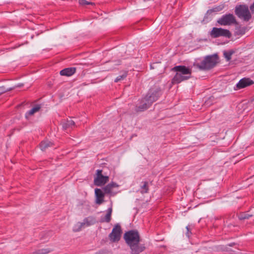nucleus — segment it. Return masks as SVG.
<instances>
[{"label": "nucleus", "mask_w": 254, "mask_h": 254, "mask_svg": "<svg viewBox=\"0 0 254 254\" xmlns=\"http://www.w3.org/2000/svg\"><path fill=\"white\" fill-rule=\"evenodd\" d=\"M209 34L213 38L220 37L230 38L232 36V34L229 30L217 27H213Z\"/></svg>", "instance_id": "6"}, {"label": "nucleus", "mask_w": 254, "mask_h": 254, "mask_svg": "<svg viewBox=\"0 0 254 254\" xmlns=\"http://www.w3.org/2000/svg\"><path fill=\"white\" fill-rule=\"evenodd\" d=\"M13 89H14V87H11L5 89L4 86L0 87V95L7 91H11Z\"/></svg>", "instance_id": "27"}, {"label": "nucleus", "mask_w": 254, "mask_h": 254, "mask_svg": "<svg viewBox=\"0 0 254 254\" xmlns=\"http://www.w3.org/2000/svg\"><path fill=\"white\" fill-rule=\"evenodd\" d=\"M95 194L96 197V203L98 204H101L104 202V197L105 192L100 189H95Z\"/></svg>", "instance_id": "13"}, {"label": "nucleus", "mask_w": 254, "mask_h": 254, "mask_svg": "<svg viewBox=\"0 0 254 254\" xmlns=\"http://www.w3.org/2000/svg\"><path fill=\"white\" fill-rule=\"evenodd\" d=\"M53 143L48 140H44L42 141L40 144V147L42 151H45L49 147H52Z\"/></svg>", "instance_id": "17"}, {"label": "nucleus", "mask_w": 254, "mask_h": 254, "mask_svg": "<svg viewBox=\"0 0 254 254\" xmlns=\"http://www.w3.org/2000/svg\"><path fill=\"white\" fill-rule=\"evenodd\" d=\"M220 9L218 7H215L207 10V13L210 14L213 12L219 11Z\"/></svg>", "instance_id": "28"}, {"label": "nucleus", "mask_w": 254, "mask_h": 254, "mask_svg": "<svg viewBox=\"0 0 254 254\" xmlns=\"http://www.w3.org/2000/svg\"><path fill=\"white\" fill-rule=\"evenodd\" d=\"M41 106L40 105H36L35 107L32 108L31 110H30L28 112L26 113V116L27 117V115H33L34 113L38 112Z\"/></svg>", "instance_id": "20"}, {"label": "nucleus", "mask_w": 254, "mask_h": 254, "mask_svg": "<svg viewBox=\"0 0 254 254\" xmlns=\"http://www.w3.org/2000/svg\"><path fill=\"white\" fill-rule=\"evenodd\" d=\"M127 76V72H124L122 75L118 76L115 80V82H118V81L122 80L125 78Z\"/></svg>", "instance_id": "26"}, {"label": "nucleus", "mask_w": 254, "mask_h": 254, "mask_svg": "<svg viewBox=\"0 0 254 254\" xmlns=\"http://www.w3.org/2000/svg\"><path fill=\"white\" fill-rule=\"evenodd\" d=\"M240 31H240V33L241 34H244L245 33V28H243V29H242V30H241Z\"/></svg>", "instance_id": "32"}, {"label": "nucleus", "mask_w": 254, "mask_h": 254, "mask_svg": "<svg viewBox=\"0 0 254 254\" xmlns=\"http://www.w3.org/2000/svg\"><path fill=\"white\" fill-rule=\"evenodd\" d=\"M119 186L117 183L112 182L105 186L103 190L105 194H109L111 196H114L116 193L112 192V189L114 188H118Z\"/></svg>", "instance_id": "11"}, {"label": "nucleus", "mask_w": 254, "mask_h": 254, "mask_svg": "<svg viewBox=\"0 0 254 254\" xmlns=\"http://www.w3.org/2000/svg\"><path fill=\"white\" fill-rule=\"evenodd\" d=\"M219 57L217 54L206 56L200 63L194 64V66L202 70H207L213 68L218 63Z\"/></svg>", "instance_id": "2"}, {"label": "nucleus", "mask_w": 254, "mask_h": 254, "mask_svg": "<svg viewBox=\"0 0 254 254\" xmlns=\"http://www.w3.org/2000/svg\"><path fill=\"white\" fill-rule=\"evenodd\" d=\"M235 13L239 18L245 21H249L252 18L249 7L246 4L237 5L235 8Z\"/></svg>", "instance_id": "3"}, {"label": "nucleus", "mask_w": 254, "mask_h": 254, "mask_svg": "<svg viewBox=\"0 0 254 254\" xmlns=\"http://www.w3.org/2000/svg\"><path fill=\"white\" fill-rule=\"evenodd\" d=\"M124 238L128 246L135 243H139L140 242L139 233L135 230H130L126 232Z\"/></svg>", "instance_id": "4"}, {"label": "nucleus", "mask_w": 254, "mask_h": 254, "mask_svg": "<svg viewBox=\"0 0 254 254\" xmlns=\"http://www.w3.org/2000/svg\"><path fill=\"white\" fill-rule=\"evenodd\" d=\"M155 64H155V63L153 64H151V65H150V67H151V68H154V65H155Z\"/></svg>", "instance_id": "33"}, {"label": "nucleus", "mask_w": 254, "mask_h": 254, "mask_svg": "<svg viewBox=\"0 0 254 254\" xmlns=\"http://www.w3.org/2000/svg\"><path fill=\"white\" fill-rule=\"evenodd\" d=\"M85 226V223L77 222L74 225L73 227V231L74 232L80 231L81 229Z\"/></svg>", "instance_id": "21"}, {"label": "nucleus", "mask_w": 254, "mask_h": 254, "mask_svg": "<svg viewBox=\"0 0 254 254\" xmlns=\"http://www.w3.org/2000/svg\"><path fill=\"white\" fill-rule=\"evenodd\" d=\"M140 192L142 194L148 192L149 187L148 182L147 181L142 182L140 186Z\"/></svg>", "instance_id": "16"}, {"label": "nucleus", "mask_w": 254, "mask_h": 254, "mask_svg": "<svg viewBox=\"0 0 254 254\" xmlns=\"http://www.w3.org/2000/svg\"><path fill=\"white\" fill-rule=\"evenodd\" d=\"M186 229L187 230L186 235L188 238H189L190 237V234H191V232H190L189 226H187Z\"/></svg>", "instance_id": "30"}, {"label": "nucleus", "mask_w": 254, "mask_h": 254, "mask_svg": "<svg viewBox=\"0 0 254 254\" xmlns=\"http://www.w3.org/2000/svg\"><path fill=\"white\" fill-rule=\"evenodd\" d=\"M129 247L131 250V254H139L145 249L143 245H139V243L133 244Z\"/></svg>", "instance_id": "12"}, {"label": "nucleus", "mask_w": 254, "mask_h": 254, "mask_svg": "<svg viewBox=\"0 0 254 254\" xmlns=\"http://www.w3.org/2000/svg\"><path fill=\"white\" fill-rule=\"evenodd\" d=\"M151 103L145 98H143L140 101L139 104L135 107L136 112H141L147 110L150 106Z\"/></svg>", "instance_id": "10"}, {"label": "nucleus", "mask_w": 254, "mask_h": 254, "mask_svg": "<svg viewBox=\"0 0 254 254\" xmlns=\"http://www.w3.org/2000/svg\"><path fill=\"white\" fill-rule=\"evenodd\" d=\"M75 71V67H68L60 71V74L63 76H69L73 74Z\"/></svg>", "instance_id": "15"}, {"label": "nucleus", "mask_w": 254, "mask_h": 254, "mask_svg": "<svg viewBox=\"0 0 254 254\" xmlns=\"http://www.w3.org/2000/svg\"><path fill=\"white\" fill-rule=\"evenodd\" d=\"M112 213V207L109 208L107 210V213L105 215L104 218L101 220V222H106L107 223H109L110 222L111 220V215Z\"/></svg>", "instance_id": "19"}, {"label": "nucleus", "mask_w": 254, "mask_h": 254, "mask_svg": "<svg viewBox=\"0 0 254 254\" xmlns=\"http://www.w3.org/2000/svg\"><path fill=\"white\" fill-rule=\"evenodd\" d=\"M172 71L176 72L172 79V83L173 84H179L190 79L191 77V68L185 65L175 66L172 68Z\"/></svg>", "instance_id": "1"}, {"label": "nucleus", "mask_w": 254, "mask_h": 254, "mask_svg": "<svg viewBox=\"0 0 254 254\" xmlns=\"http://www.w3.org/2000/svg\"><path fill=\"white\" fill-rule=\"evenodd\" d=\"M102 170H97L96 176L94 178V183L97 186H102L108 183L109 181V177L107 175L102 174Z\"/></svg>", "instance_id": "8"}, {"label": "nucleus", "mask_w": 254, "mask_h": 254, "mask_svg": "<svg viewBox=\"0 0 254 254\" xmlns=\"http://www.w3.org/2000/svg\"><path fill=\"white\" fill-rule=\"evenodd\" d=\"M51 252L49 249H43L34 252L32 254H47Z\"/></svg>", "instance_id": "22"}, {"label": "nucleus", "mask_w": 254, "mask_h": 254, "mask_svg": "<svg viewBox=\"0 0 254 254\" xmlns=\"http://www.w3.org/2000/svg\"><path fill=\"white\" fill-rule=\"evenodd\" d=\"M233 54V52H226L225 51L224 52V56L226 58V60L227 61H229L231 59V56L232 54Z\"/></svg>", "instance_id": "25"}, {"label": "nucleus", "mask_w": 254, "mask_h": 254, "mask_svg": "<svg viewBox=\"0 0 254 254\" xmlns=\"http://www.w3.org/2000/svg\"><path fill=\"white\" fill-rule=\"evenodd\" d=\"M217 23L222 26L237 24V21L233 14L231 13L223 15L217 21Z\"/></svg>", "instance_id": "7"}, {"label": "nucleus", "mask_w": 254, "mask_h": 254, "mask_svg": "<svg viewBox=\"0 0 254 254\" xmlns=\"http://www.w3.org/2000/svg\"><path fill=\"white\" fill-rule=\"evenodd\" d=\"M121 234V227L119 224H117L112 229V232L109 234V237L112 242H117L120 240Z\"/></svg>", "instance_id": "9"}, {"label": "nucleus", "mask_w": 254, "mask_h": 254, "mask_svg": "<svg viewBox=\"0 0 254 254\" xmlns=\"http://www.w3.org/2000/svg\"><path fill=\"white\" fill-rule=\"evenodd\" d=\"M79 2L81 5H85L90 4V2L86 1V0H79Z\"/></svg>", "instance_id": "29"}, {"label": "nucleus", "mask_w": 254, "mask_h": 254, "mask_svg": "<svg viewBox=\"0 0 254 254\" xmlns=\"http://www.w3.org/2000/svg\"><path fill=\"white\" fill-rule=\"evenodd\" d=\"M254 81L250 78H244L237 84V87L238 89H242L252 85Z\"/></svg>", "instance_id": "14"}, {"label": "nucleus", "mask_w": 254, "mask_h": 254, "mask_svg": "<svg viewBox=\"0 0 254 254\" xmlns=\"http://www.w3.org/2000/svg\"><path fill=\"white\" fill-rule=\"evenodd\" d=\"M250 10L253 13H254V2L250 7Z\"/></svg>", "instance_id": "31"}, {"label": "nucleus", "mask_w": 254, "mask_h": 254, "mask_svg": "<svg viewBox=\"0 0 254 254\" xmlns=\"http://www.w3.org/2000/svg\"><path fill=\"white\" fill-rule=\"evenodd\" d=\"M22 86V84H19L18 85L16 86V87H21Z\"/></svg>", "instance_id": "34"}, {"label": "nucleus", "mask_w": 254, "mask_h": 254, "mask_svg": "<svg viewBox=\"0 0 254 254\" xmlns=\"http://www.w3.org/2000/svg\"><path fill=\"white\" fill-rule=\"evenodd\" d=\"M89 218H86L83 220V222L82 223H85V225H86L87 226H90L91 224L94 223V220L92 218H90V220H89Z\"/></svg>", "instance_id": "24"}, {"label": "nucleus", "mask_w": 254, "mask_h": 254, "mask_svg": "<svg viewBox=\"0 0 254 254\" xmlns=\"http://www.w3.org/2000/svg\"><path fill=\"white\" fill-rule=\"evenodd\" d=\"M74 122L70 118L63 123V127L64 129H66L70 127L72 128L73 126H74Z\"/></svg>", "instance_id": "18"}, {"label": "nucleus", "mask_w": 254, "mask_h": 254, "mask_svg": "<svg viewBox=\"0 0 254 254\" xmlns=\"http://www.w3.org/2000/svg\"><path fill=\"white\" fill-rule=\"evenodd\" d=\"M252 216V215H250L247 213L244 212V213H240L238 217L240 220H244V219H248Z\"/></svg>", "instance_id": "23"}, {"label": "nucleus", "mask_w": 254, "mask_h": 254, "mask_svg": "<svg viewBox=\"0 0 254 254\" xmlns=\"http://www.w3.org/2000/svg\"><path fill=\"white\" fill-rule=\"evenodd\" d=\"M162 91L160 87L155 86L150 88L146 95L144 97L149 103H152L156 101L159 97L162 95Z\"/></svg>", "instance_id": "5"}]
</instances>
